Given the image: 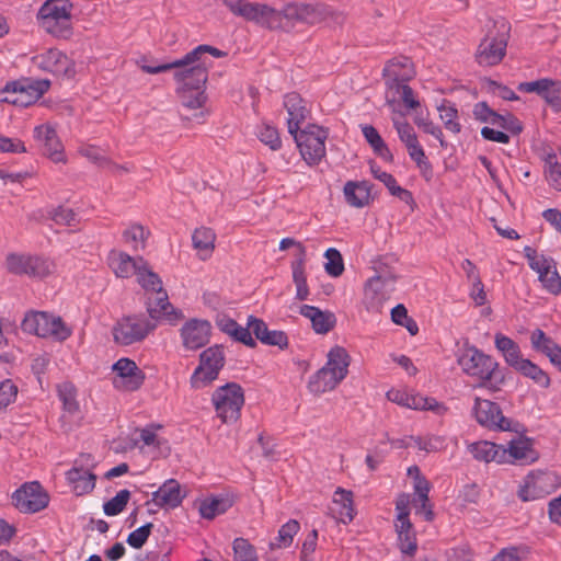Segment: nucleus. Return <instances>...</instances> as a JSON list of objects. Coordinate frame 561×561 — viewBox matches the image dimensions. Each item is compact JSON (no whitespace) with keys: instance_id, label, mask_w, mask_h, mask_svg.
<instances>
[{"instance_id":"nucleus-18","label":"nucleus","mask_w":561,"mask_h":561,"mask_svg":"<svg viewBox=\"0 0 561 561\" xmlns=\"http://www.w3.org/2000/svg\"><path fill=\"white\" fill-rule=\"evenodd\" d=\"M93 468V457L90 454H82L66 472V480L76 495L88 494L95 488L96 477L92 472Z\"/></svg>"},{"instance_id":"nucleus-60","label":"nucleus","mask_w":561,"mask_h":561,"mask_svg":"<svg viewBox=\"0 0 561 561\" xmlns=\"http://www.w3.org/2000/svg\"><path fill=\"white\" fill-rule=\"evenodd\" d=\"M388 193L404 203L411 211L414 210L416 204L412 193L401 187L391 174H388Z\"/></svg>"},{"instance_id":"nucleus-7","label":"nucleus","mask_w":561,"mask_h":561,"mask_svg":"<svg viewBox=\"0 0 561 561\" xmlns=\"http://www.w3.org/2000/svg\"><path fill=\"white\" fill-rule=\"evenodd\" d=\"M217 417L225 424L237 422L244 404V392L240 385L229 382L218 387L211 394Z\"/></svg>"},{"instance_id":"nucleus-53","label":"nucleus","mask_w":561,"mask_h":561,"mask_svg":"<svg viewBox=\"0 0 561 561\" xmlns=\"http://www.w3.org/2000/svg\"><path fill=\"white\" fill-rule=\"evenodd\" d=\"M524 255L528 261L529 267L535 272L556 267L552 257L538 253L537 250L527 245L524 248Z\"/></svg>"},{"instance_id":"nucleus-22","label":"nucleus","mask_w":561,"mask_h":561,"mask_svg":"<svg viewBox=\"0 0 561 561\" xmlns=\"http://www.w3.org/2000/svg\"><path fill=\"white\" fill-rule=\"evenodd\" d=\"M146 309L150 317L149 320L156 324L157 322H167L175 325L184 319L183 312L169 301L165 289L146 297Z\"/></svg>"},{"instance_id":"nucleus-14","label":"nucleus","mask_w":561,"mask_h":561,"mask_svg":"<svg viewBox=\"0 0 561 561\" xmlns=\"http://www.w3.org/2000/svg\"><path fill=\"white\" fill-rule=\"evenodd\" d=\"M156 327L154 322L144 317H125L113 328L114 341L124 346L141 342Z\"/></svg>"},{"instance_id":"nucleus-4","label":"nucleus","mask_w":561,"mask_h":561,"mask_svg":"<svg viewBox=\"0 0 561 561\" xmlns=\"http://www.w3.org/2000/svg\"><path fill=\"white\" fill-rule=\"evenodd\" d=\"M329 14L328 7L319 3L288 2L279 10V28L291 32L298 25L311 26Z\"/></svg>"},{"instance_id":"nucleus-38","label":"nucleus","mask_w":561,"mask_h":561,"mask_svg":"<svg viewBox=\"0 0 561 561\" xmlns=\"http://www.w3.org/2000/svg\"><path fill=\"white\" fill-rule=\"evenodd\" d=\"M344 196L347 204L352 207H364L371 198V186L366 181H348L344 185Z\"/></svg>"},{"instance_id":"nucleus-51","label":"nucleus","mask_w":561,"mask_h":561,"mask_svg":"<svg viewBox=\"0 0 561 561\" xmlns=\"http://www.w3.org/2000/svg\"><path fill=\"white\" fill-rule=\"evenodd\" d=\"M530 343L533 350L545 354L547 357L559 346V344L549 337L541 329H536L531 332Z\"/></svg>"},{"instance_id":"nucleus-34","label":"nucleus","mask_w":561,"mask_h":561,"mask_svg":"<svg viewBox=\"0 0 561 561\" xmlns=\"http://www.w3.org/2000/svg\"><path fill=\"white\" fill-rule=\"evenodd\" d=\"M414 76V66L409 57L396 56L388 60V84L409 82Z\"/></svg>"},{"instance_id":"nucleus-35","label":"nucleus","mask_w":561,"mask_h":561,"mask_svg":"<svg viewBox=\"0 0 561 561\" xmlns=\"http://www.w3.org/2000/svg\"><path fill=\"white\" fill-rule=\"evenodd\" d=\"M299 313L309 319L313 330L319 334H325L333 329L335 317L332 312L322 311L314 306L304 305Z\"/></svg>"},{"instance_id":"nucleus-33","label":"nucleus","mask_w":561,"mask_h":561,"mask_svg":"<svg viewBox=\"0 0 561 561\" xmlns=\"http://www.w3.org/2000/svg\"><path fill=\"white\" fill-rule=\"evenodd\" d=\"M183 500L181 488L178 481L171 479L165 481L156 492L152 493L151 502L159 507L174 508Z\"/></svg>"},{"instance_id":"nucleus-15","label":"nucleus","mask_w":561,"mask_h":561,"mask_svg":"<svg viewBox=\"0 0 561 561\" xmlns=\"http://www.w3.org/2000/svg\"><path fill=\"white\" fill-rule=\"evenodd\" d=\"M559 486L558 476L548 471H531L519 485L517 495L523 502L536 501L551 494Z\"/></svg>"},{"instance_id":"nucleus-55","label":"nucleus","mask_w":561,"mask_h":561,"mask_svg":"<svg viewBox=\"0 0 561 561\" xmlns=\"http://www.w3.org/2000/svg\"><path fill=\"white\" fill-rule=\"evenodd\" d=\"M79 153L82 157H85L87 159L91 160L94 163H98L100 167L103 168H111L113 170H127L124 167L116 165L112 163L110 160H107L102 150L99 147H95L93 145H82L79 148Z\"/></svg>"},{"instance_id":"nucleus-12","label":"nucleus","mask_w":561,"mask_h":561,"mask_svg":"<svg viewBox=\"0 0 561 561\" xmlns=\"http://www.w3.org/2000/svg\"><path fill=\"white\" fill-rule=\"evenodd\" d=\"M32 66L57 79H72L76 76L75 61L58 48L45 49L31 59Z\"/></svg>"},{"instance_id":"nucleus-11","label":"nucleus","mask_w":561,"mask_h":561,"mask_svg":"<svg viewBox=\"0 0 561 561\" xmlns=\"http://www.w3.org/2000/svg\"><path fill=\"white\" fill-rule=\"evenodd\" d=\"M226 356L222 346L214 345L199 355V364L191 376L190 382L194 389L209 386L219 376L225 366Z\"/></svg>"},{"instance_id":"nucleus-32","label":"nucleus","mask_w":561,"mask_h":561,"mask_svg":"<svg viewBox=\"0 0 561 561\" xmlns=\"http://www.w3.org/2000/svg\"><path fill=\"white\" fill-rule=\"evenodd\" d=\"M141 259L138 261L133 259L127 253L118 250L110 251L107 255V263L110 268L114 272L117 277L127 278L131 275L137 274L138 267L141 266Z\"/></svg>"},{"instance_id":"nucleus-37","label":"nucleus","mask_w":561,"mask_h":561,"mask_svg":"<svg viewBox=\"0 0 561 561\" xmlns=\"http://www.w3.org/2000/svg\"><path fill=\"white\" fill-rule=\"evenodd\" d=\"M342 380V378L333 375L330 369L322 367L310 377L308 389L312 394L320 396L335 389Z\"/></svg>"},{"instance_id":"nucleus-50","label":"nucleus","mask_w":561,"mask_h":561,"mask_svg":"<svg viewBox=\"0 0 561 561\" xmlns=\"http://www.w3.org/2000/svg\"><path fill=\"white\" fill-rule=\"evenodd\" d=\"M293 280L296 285V298L298 300H306L309 296V288L307 285V276L305 273L304 260L293 263Z\"/></svg>"},{"instance_id":"nucleus-17","label":"nucleus","mask_w":561,"mask_h":561,"mask_svg":"<svg viewBox=\"0 0 561 561\" xmlns=\"http://www.w3.org/2000/svg\"><path fill=\"white\" fill-rule=\"evenodd\" d=\"M497 35L489 33L480 43L476 59L480 66H495L502 61L506 53L508 25L502 20Z\"/></svg>"},{"instance_id":"nucleus-3","label":"nucleus","mask_w":561,"mask_h":561,"mask_svg":"<svg viewBox=\"0 0 561 561\" xmlns=\"http://www.w3.org/2000/svg\"><path fill=\"white\" fill-rule=\"evenodd\" d=\"M72 12L70 0H46L37 11L36 22L46 34L67 39L72 35Z\"/></svg>"},{"instance_id":"nucleus-44","label":"nucleus","mask_w":561,"mask_h":561,"mask_svg":"<svg viewBox=\"0 0 561 561\" xmlns=\"http://www.w3.org/2000/svg\"><path fill=\"white\" fill-rule=\"evenodd\" d=\"M138 268L136 274L137 282L145 289L146 297L158 293V290H164L161 278L147 263L141 262V266Z\"/></svg>"},{"instance_id":"nucleus-20","label":"nucleus","mask_w":561,"mask_h":561,"mask_svg":"<svg viewBox=\"0 0 561 561\" xmlns=\"http://www.w3.org/2000/svg\"><path fill=\"white\" fill-rule=\"evenodd\" d=\"M112 385L123 392H134L140 389L145 381V373L137 364L127 357H122L112 366Z\"/></svg>"},{"instance_id":"nucleus-49","label":"nucleus","mask_w":561,"mask_h":561,"mask_svg":"<svg viewBox=\"0 0 561 561\" xmlns=\"http://www.w3.org/2000/svg\"><path fill=\"white\" fill-rule=\"evenodd\" d=\"M391 321L397 325L404 327L411 335L419 333V325L416 321L409 316L408 309L404 305L399 304L390 311Z\"/></svg>"},{"instance_id":"nucleus-61","label":"nucleus","mask_w":561,"mask_h":561,"mask_svg":"<svg viewBox=\"0 0 561 561\" xmlns=\"http://www.w3.org/2000/svg\"><path fill=\"white\" fill-rule=\"evenodd\" d=\"M130 497V492L128 490H121L117 494L105 502L103 505V511L107 516L118 515L124 511Z\"/></svg>"},{"instance_id":"nucleus-36","label":"nucleus","mask_w":561,"mask_h":561,"mask_svg":"<svg viewBox=\"0 0 561 561\" xmlns=\"http://www.w3.org/2000/svg\"><path fill=\"white\" fill-rule=\"evenodd\" d=\"M467 449L477 461L485 463L494 461L499 465H503L502 445L489 440H479L469 444Z\"/></svg>"},{"instance_id":"nucleus-56","label":"nucleus","mask_w":561,"mask_h":561,"mask_svg":"<svg viewBox=\"0 0 561 561\" xmlns=\"http://www.w3.org/2000/svg\"><path fill=\"white\" fill-rule=\"evenodd\" d=\"M393 128L403 146L410 145L419 139L414 127L404 117H391Z\"/></svg>"},{"instance_id":"nucleus-25","label":"nucleus","mask_w":561,"mask_h":561,"mask_svg":"<svg viewBox=\"0 0 561 561\" xmlns=\"http://www.w3.org/2000/svg\"><path fill=\"white\" fill-rule=\"evenodd\" d=\"M517 89L524 93L538 94L554 112H561V81L542 78L535 81L520 82Z\"/></svg>"},{"instance_id":"nucleus-16","label":"nucleus","mask_w":561,"mask_h":561,"mask_svg":"<svg viewBox=\"0 0 561 561\" xmlns=\"http://www.w3.org/2000/svg\"><path fill=\"white\" fill-rule=\"evenodd\" d=\"M386 302V278L381 274H375L367 278L363 287L362 304L366 311L365 321L381 322L382 309Z\"/></svg>"},{"instance_id":"nucleus-29","label":"nucleus","mask_w":561,"mask_h":561,"mask_svg":"<svg viewBox=\"0 0 561 561\" xmlns=\"http://www.w3.org/2000/svg\"><path fill=\"white\" fill-rule=\"evenodd\" d=\"M284 106L288 113L287 128L289 134H295L301 127L309 115L306 102L301 96L291 92L285 95Z\"/></svg>"},{"instance_id":"nucleus-42","label":"nucleus","mask_w":561,"mask_h":561,"mask_svg":"<svg viewBox=\"0 0 561 561\" xmlns=\"http://www.w3.org/2000/svg\"><path fill=\"white\" fill-rule=\"evenodd\" d=\"M350 356L345 348L341 346H334L328 353V360L324 368L330 369L333 375L344 379L348 373Z\"/></svg>"},{"instance_id":"nucleus-58","label":"nucleus","mask_w":561,"mask_h":561,"mask_svg":"<svg viewBox=\"0 0 561 561\" xmlns=\"http://www.w3.org/2000/svg\"><path fill=\"white\" fill-rule=\"evenodd\" d=\"M529 554L527 546H510L501 549L491 561H524Z\"/></svg>"},{"instance_id":"nucleus-28","label":"nucleus","mask_w":561,"mask_h":561,"mask_svg":"<svg viewBox=\"0 0 561 561\" xmlns=\"http://www.w3.org/2000/svg\"><path fill=\"white\" fill-rule=\"evenodd\" d=\"M329 511L330 515L336 522L350 524L356 514L353 492L337 488L333 493L332 504Z\"/></svg>"},{"instance_id":"nucleus-31","label":"nucleus","mask_w":561,"mask_h":561,"mask_svg":"<svg viewBox=\"0 0 561 561\" xmlns=\"http://www.w3.org/2000/svg\"><path fill=\"white\" fill-rule=\"evenodd\" d=\"M388 401L413 410H435L438 407L435 399L409 393L403 389L388 390Z\"/></svg>"},{"instance_id":"nucleus-8","label":"nucleus","mask_w":561,"mask_h":561,"mask_svg":"<svg viewBox=\"0 0 561 561\" xmlns=\"http://www.w3.org/2000/svg\"><path fill=\"white\" fill-rule=\"evenodd\" d=\"M49 87L50 82L46 79L9 82L0 90V102L26 107L41 99Z\"/></svg>"},{"instance_id":"nucleus-59","label":"nucleus","mask_w":561,"mask_h":561,"mask_svg":"<svg viewBox=\"0 0 561 561\" xmlns=\"http://www.w3.org/2000/svg\"><path fill=\"white\" fill-rule=\"evenodd\" d=\"M324 257L327 262L324 264L325 272L332 277H339L344 272V262L341 253L335 248H330L325 251Z\"/></svg>"},{"instance_id":"nucleus-52","label":"nucleus","mask_w":561,"mask_h":561,"mask_svg":"<svg viewBox=\"0 0 561 561\" xmlns=\"http://www.w3.org/2000/svg\"><path fill=\"white\" fill-rule=\"evenodd\" d=\"M58 397L67 412L71 414L79 412L77 389L71 382H62L58 386Z\"/></svg>"},{"instance_id":"nucleus-24","label":"nucleus","mask_w":561,"mask_h":561,"mask_svg":"<svg viewBox=\"0 0 561 561\" xmlns=\"http://www.w3.org/2000/svg\"><path fill=\"white\" fill-rule=\"evenodd\" d=\"M13 503L23 513H36L44 510L49 502L48 494L38 482H28L12 495Z\"/></svg>"},{"instance_id":"nucleus-10","label":"nucleus","mask_w":561,"mask_h":561,"mask_svg":"<svg viewBox=\"0 0 561 561\" xmlns=\"http://www.w3.org/2000/svg\"><path fill=\"white\" fill-rule=\"evenodd\" d=\"M299 148L302 159L309 164H318L325 156L328 131L321 126L309 124L290 134Z\"/></svg>"},{"instance_id":"nucleus-1","label":"nucleus","mask_w":561,"mask_h":561,"mask_svg":"<svg viewBox=\"0 0 561 561\" xmlns=\"http://www.w3.org/2000/svg\"><path fill=\"white\" fill-rule=\"evenodd\" d=\"M207 55L220 58L225 54L213 46L199 45L172 62L148 66L142 64L144 59H141L138 61V65L144 72L150 75L176 69L174 80L180 84L178 89L180 102L187 110H201L194 114V117L202 123L209 114V111L205 107L207 102L205 87L208 80V69L211 67L213 61Z\"/></svg>"},{"instance_id":"nucleus-27","label":"nucleus","mask_w":561,"mask_h":561,"mask_svg":"<svg viewBox=\"0 0 561 561\" xmlns=\"http://www.w3.org/2000/svg\"><path fill=\"white\" fill-rule=\"evenodd\" d=\"M211 325L206 320L192 319L181 329V339L186 350H198L209 342Z\"/></svg>"},{"instance_id":"nucleus-9","label":"nucleus","mask_w":561,"mask_h":561,"mask_svg":"<svg viewBox=\"0 0 561 561\" xmlns=\"http://www.w3.org/2000/svg\"><path fill=\"white\" fill-rule=\"evenodd\" d=\"M222 2L234 15L268 30L279 28V10L268 4L245 0H222Z\"/></svg>"},{"instance_id":"nucleus-45","label":"nucleus","mask_w":561,"mask_h":561,"mask_svg":"<svg viewBox=\"0 0 561 561\" xmlns=\"http://www.w3.org/2000/svg\"><path fill=\"white\" fill-rule=\"evenodd\" d=\"M543 174L548 184L556 191L561 192V162L558 161L554 152L543 156Z\"/></svg>"},{"instance_id":"nucleus-6","label":"nucleus","mask_w":561,"mask_h":561,"mask_svg":"<svg viewBox=\"0 0 561 561\" xmlns=\"http://www.w3.org/2000/svg\"><path fill=\"white\" fill-rule=\"evenodd\" d=\"M411 496L401 493L396 500L394 531L397 535L396 546L402 554L413 557L417 550V538L415 528L410 519Z\"/></svg>"},{"instance_id":"nucleus-26","label":"nucleus","mask_w":561,"mask_h":561,"mask_svg":"<svg viewBox=\"0 0 561 561\" xmlns=\"http://www.w3.org/2000/svg\"><path fill=\"white\" fill-rule=\"evenodd\" d=\"M538 459L529 438H515L508 442L507 447L502 445V462L530 465Z\"/></svg>"},{"instance_id":"nucleus-5","label":"nucleus","mask_w":561,"mask_h":561,"mask_svg":"<svg viewBox=\"0 0 561 561\" xmlns=\"http://www.w3.org/2000/svg\"><path fill=\"white\" fill-rule=\"evenodd\" d=\"M21 328L25 333L59 342L67 340L72 334L71 328L60 317L44 311L27 312Z\"/></svg>"},{"instance_id":"nucleus-21","label":"nucleus","mask_w":561,"mask_h":561,"mask_svg":"<svg viewBox=\"0 0 561 561\" xmlns=\"http://www.w3.org/2000/svg\"><path fill=\"white\" fill-rule=\"evenodd\" d=\"M391 92V99H388V105L391 108V117H404L411 113L416 114L422 110L419 94L409 85L408 82L398 84H388Z\"/></svg>"},{"instance_id":"nucleus-19","label":"nucleus","mask_w":561,"mask_h":561,"mask_svg":"<svg viewBox=\"0 0 561 561\" xmlns=\"http://www.w3.org/2000/svg\"><path fill=\"white\" fill-rule=\"evenodd\" d=\"M472 412L477 422L490 431H514V422L511 419L505 417L501 407L493 401L477 397L474 399Z\"/></svg>"},{"instance_id":"nucleus-54","label":"nucleus","mask_w":561,"mask_h":561,"mask_svg":"<svg viewBox=\"0 0 561 561\" xmlns=\"http://www.w3.org/2000/svg\"><path fill=\"white\" fill-rule=\"evenodd\" d=\"M410 159L416 164L422 173L432 172V164L425 154V150L420 140L404 146Z\"/></svg>"},{"instance_id":"nucleus-43","label":"nucleus","mask_w":561,"mask_h":561,"mask_svg":"<svg viewBox=\"0 0 561 561\" xmlns=\"http://www.w3.org/2000/svg\"><path fill=\"white\" fill-rule=\"evenodd\" d=\"M515 370L524 377L531 379L543 389L549 388L551 385L549 375L530 359L524 358Z\"/></svg>"},{"instance_id":"nucleus-57","label":"nucleus","mask_w":561,"mask_h":561,"mask_svg":"<svg viewBox=\"0 0 561 561\" xmlns=\"http://www.w3.org/2000/svg\"><path fill=\"white\" fill-rule=\"evenodd\" d=\"M124 242L133 250L144 249L146 241L145 229L140 225H131L123 231Z\"/></svg>"},{"instance_id":"nucleus-13","label":"nucleus","mask_w":561,"mask_h":561,"mask_svg":"<svg viewBox=\"0 0 561 561\" xmlns=\"http://www.w3.org/2000/svg\"><path fill=\"white\" fill-rule=\"evenodd\" d=\"M5 267L11 274L32 278H44L56 270L55 263L49 259L21 253L9 254Z\"/></svg>"},{"instance_id":"nucleus-41","label":"nucleus","mask_w":561,"mask_h":561,"mask_svg":"<svg viewBox=\"0 0 561 561\" xmlns=\"http://www.w3.org/2000/svg\"><path fill=\"white\" fill-rule=\"evenodd\" d=\"M431 486H426L424 482H419L415 485L414 497L411 500V504H413L415 508V514L423 516L426 522H433L435 518V513L433 511V505L430 503L428 493Z\"/></svg>"},{"instance_id":"nucleus-47","label":"nucleus","mask_w":561,"mask_h":561,"mask_svg":"<svg viewBox=\"0 0 561 561\" xmlns=\"http://www.w3.org/2000/svg\"><path fill=\"white\" fill-rule=\"evenodd\" d=\"M300 529V525L296 519H289L284 524L275 538V541L271 543L272 549L287 548L293 543L294 537Z\"/></svg>"},{"instance_id":"nucleus-48","label":"nucleus","mask_w":561,"mask_h":561,"mask_svg":"<svg viewBox=\"0 0 561 561\" xmlns=\"http://www.w3.org/2000/svg\"><path fill=\"white\" fill-rule=\"evenodd\" d=\"M231 503L221 497H210L204 500L199 505V513L204 518L213 519L217 515L225 513Z\"/></svg>"},{"instance_id":"nucleus-30","label":"nucleus","mask_w":561,"mask_h":561,"mask_svg":"<svg viewBox=\"0 0 561 561\" xmlns=\"http://www.w3.org/2000/svg\"><path fill=\"white\" fill-rule=\"evenodd\" d=\"M248 325L251 329V335L254 334L263 344L280 348L286 347L288 344V339L283 331L268 330L266 323L259 318L250 316L248 318Z\"/></svg>"},{"instance_id":"nucleus-39","label":"nucleus","mask_w":561,"mask_h":561,"mask_svg":"<svg viewBox=\"0 0 561 561\" xmlns=\"http://www.w3.org/2000/svg\"><path fill=\"white\" fill-rule=\"evenodd\" d=\"M496 350L502 354L505 363L515 369L524 359L519 345L511 337L496 333L494 336Z\"/></svg>"},{"instance_id":"nucleus-64","label":"nucleus","mask_w":561,"mask_h":561,"mask_svg":"<svg viewBox=\"0 0 561 561\" xmlns=\"http://www.w3.org/2000/svg\"><path fill=\"white\" fill-rule=\"evenodd\" d=\"M233 552L236 561H248L257 559L255 549L247 539L237 538L233 541Z\"/></svg>"},{"instance_id":"nucleus-23","label":"nucleus","mask_w":561,"mask_h":561,"mask_svg":"<svg viewBox=\"0 0 561 561\" xmlns=\"http://www.w3.org/2000/svg\"><path fill=\"white\" fill-rule=\"evenodd\" d=\"M33 138L43 153L55 163H66L64 145L59 139L55 125L44 123L34 127Z\"/></svg>"},{"instance_id":"nucleus-2","label":"nucleus","mask_w":561,"mask_h":561,"mask_svg":"<svg viewBox=\"0 0 561 561\" xmlns=\"http://www.w3.org/2000/svg\"><path fill=\"white\" fill-rule=\"evenodd\" d=\"M457 362L462 373L478 380L480 387L499 391L505 382L504 369L500 364L474 345H465Z\"/></svg>"},{"instance_id":"nucleus-46","label":"nucleus","mask_w":561,"mask_h":561,"mask_svg":"<svg viewBox=\"0 0 561 561\" xmlns=\"http://www.w3.org/2000/svg\"><path fill=\"white\" fill-rule=\"evenodd\" d=\"M439 112V118L444 124V127L457 135L461 131V124L459 123V114L457 107L449 101L444 100L440 105L437 106Z\"/></svg>"},{"instance_id":"nucleus-62","label":"nucleus","mask_w":561,"mask_h":561,"mask_svg":"<svg viewBox=\"0 0 561 561\" xmlns=\"http://www.w3.org/2000/svg\"><path fill=\"white\" fill-rule=\"evenodd\" d=\"M18 392V386L11 379H5L0 382V411L5 410L10 404L15 402Z\"/></svg>"},{"instance_id":"nucleus-63","label":"nucleus","mask_w":561,"mask_h":561,"mask_svg":"<svg viewBox=\"0 0 561 561\" xmlns=\"http://www.w3.org/2000/svg\"><path fill=\"white\" fill-rule=\"evenodd\" d=\"M259 139L268 146L272 150H278L282 146V140L275 127L270 125H262L257 131Z\"/></svg>"},{"instance_id":"nucleus-40","label":"nucleus","mask_w":561,"mask_h":561,"mask_svg":"<svg viewBox=\"0 0 561 561\" xmlns=\"http://www.w3.org/2000/svg\"><path fill=\"white\" fill-rule=\"evenodd\" d=\"M215 241L216 233L213 229L207 227H199L195 229L192 234L193 247L202 260H207L211 256L215 249Z\"/></svg>"}]
</instances>
